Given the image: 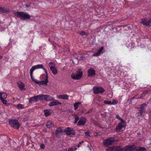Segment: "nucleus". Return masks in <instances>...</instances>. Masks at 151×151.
<instances>
[{
    "instance_id": "nucleus-1",
    "label": "nucleus",
    "mask_w": 151,
    "mask_h": 151,
    "mask_svg": "<svg viewBox=\"0 0 151 151\" xmlns=\"http://www.w3.org/2000/svg\"><path fill=\"white\" fill-rule=\"evenodd\" d=\"M14 14L17 17L23 20L29 19L31 17V16L27 13H24L23 12H16Z\"/></svg>"
},
{
    "instance_id": "nucleus-2",
    "label": "nucleus",
    "mask_w": 151,
    "mask_h": 151,
    "mask_svg": "<svg viewBox=\"0 0 151 151\" xmlns=\"http://www.w3.org/2000/svg\"><path fill=\"white\" fill-rule=\"evenodd\" d=\"M9 125L12 127L16 129H19L20 126V124L17 120H11L9 121Z\"/></svg>"
},
{
    "instance_id": "nucleus-3",
    "label": "nucleus",
    "mask_w": 151,
    "mask_h": 151,
    "mask_svg": "<svg viewBox=\"0 0 151 151\" xmlns=\"http://www.w3.org/2000/svg\"><path fill=\"white\" fill-rule=\"evenodd\" d=\"M115 139L114 138L111 137L106 139H105L103 142L104 145L106 147L112 145L115 142Z\"/></svg>"
},
{
    "instance_id": "nucleus-4",
    "label": "nucleus",
    "mask_w": 151,
    "mask_h": 151,
    "mask_svg": "<svg viewBox=\"0 0 151 151\" xmlns=\"http://www.w3.org/2000/svg\"><path fill=\"white\" fill-rule=\"evenodd\" d=\"M78 73L76 75L72 74L71 75V78L75 80H79L83 76V72L81 70L77 71Z\"/></svg>"
},
{
    "instance_id": "nucleus-5",
    "label": "nucleus",
    "mask_w": 151,
    "mask_h": 151,
    "mask_svg": "<svg viewBox=\"0 0 151 151\" xmlns=\"http://www.w3.org/2000/svg\"><path fill=\"white\" fill-rule=\"evenodd\" d=\"M39 101H42L41 95L35 96L31 97L29 99V103H32L33 102H37Z\"/></svg>"
},
{
    "instance_id": "nucleus-6",
    "label": "nucleus",
    "mask_w": 151,
    "mask_h": 151,
    "mask_svg": "<svg viewBox=\"0 0 151 151\" xmlns=\"http://www.w3.org/2000/svg\"><path fill=\"white\" fill-rule=\"evenodd\" d=\"M147 106V104L145 103H143L140 105V107L139 108V113L140 114L141 116H142L145 114L146 111L145 109Z\"/></svg>"
},
{
    "instance_id": "nucleus-7",
    "label": "nucleus",
    "mask_w": 151,
    "mask_h": 151,
    "mask_svg": "<svg viewBox=\"0 0 151 151\" xmlns=\"http://www.w3.org/2000/svg\"><path fill=\"white\" fill-rule=\"evenodd\" d=\"M141 23L143 26H151V18H145L142 19Z\"/></svg>"
},
{
    "instance_id": "nucleus-8",
    "label": "nucleus",
    "mask_w": 151,
    "mask_h": 151,
    "mask_svg": "<svg viewBox=\"0 0 151 151\" xmlns=\"http://www.w3.org/2000/svg\"><path fill=\"white\" fill-rule=\"evenodd\" d=\"M94 93L95 94L102 93L105 91V90L101 87L96 86L93 88Z\"/></svg>"
},
{
    "instance_id": "nucleus-9",
    "label": "nucleus",
    "mask_w": 151,
    "mask_h": 151,
    "mask_svg": "<svg viewBox=\"0 0 151 151\" xmlns=\"http://www.w3.org/2000/svg\"><path fill=\"white\" fill-rule=\"evenodd\" d=\"M136 146L134 144L127 145L124 147L123 151H135Z\"/></svg>"
},
{
    "instance_id": "nucleus-10",
    "label": "nucleus",
    "mask_w": 151,
    "mask_h": 151,
    "mask_svg": "<svg viewBox=\"0 0 151 151\" xmlns=\"http://www.w3.org/2000/svg\"><path fill=\"white\" fill-rule=\"evenodd\" d=\"M50 70L52 71V73L54 74H56L58 73L57 69L55 68V64L53 62H51L49 63Z\"/></svg>"
},
{
    "instance_id": "nucleus-11",
    "label": "nucleus",
    "mask_w": 151,
    "mask_h": 151,
    "mask_svg": "<svg viewBox=\"0 0 151 151\" xmlns=\"http://www.w3.org/2000/svg\"><path fill=\"white\" fill-rule=\"evenodd\" d=\"M40 68L43 69L45 71V73L47 74V70L43 67V65L42 64H38L34 65L32 66L30 70L33 71L36 69Z\"/></svg>"
},
{
    "instance_id": "nucleus-12",
    "label": "nucleus",
    "mask_w": 151,
    "mask_h": 151,
    "mask_svg": "<svg viewBox=\"0 0 151 151\" xmlns=\"http://www.w3.org/2000/svg\"><path fill=\"white\" fill-rule=\"evenodd\" d=\"M64 132L66 133L67 135H68L70 134L75 135L76 134L75 131L71 128L68 127L66 128L64 130Z\"/></svg>"
},
{
    "instance_id": "nucleus-13",
    "label": "nucleus",
    "mask_w": 151,
    "mask_h": 151,
    "mask_svg": "<svg viewBox=\"0 0 151 151\" xmlns=\"http://www.w3.org/2000/svg\"><path fill=\"white\" fill-rule=\"evenodd\" d=\"M46 74V79L43 81H38L37 82H36V84H38L40 86L41 85H43V86L47 85V83L48 82V75L47 73V74Z\"/></svg>"
},
{
    "instance_id": "nucleus-14",
    "label": "nucleus",
    "mask_w": 151,
    "mask_h": 151,
    "mask_svg": "<svg viewBox=\"0 0 151 151\" xmlns=\"http://www.w3.org/2000/svg\"><path fill=\"white\" fill-rule=\"evenodd\" d=\"M41 97L42 101L45 100L46 101H50L53 100V98L49 95H41Z\"/></svg>"
},
{
    "instance_id": "nucleus-15",
    "label": "nucleus",
    "mask_w": 151,
    "mask_h": 151,
    "mask_svg": "<svg viewBox=\"0 0 151 151\" xmlns=\"http://www.w3.org/2000/svg\"><path fill=\"white\" fill-rule=\"evenodd\" d=\"M125 122H120L116 127L115 130L116 132H119L120 130L124 127V124Z\"/></svg>"
},
{
    "instance_id": "nucleus-16",
    "label": "nucleus",
    "mask_w": 151,
    "mask_h": 151,
    "mask_svg": "<svg viewBox=\"0 0 151 151\" xmlns=\"http://www.w3.org/2000/svg\"><path fill=\"white\" fill-rule=\"evenodd\" d=\"M86 119L84 117H81L80 118V120L78 122L77 125L78 126H82L86 122Z\"/></svg>"
},
{
    "instance_id": "nucleus-17",
    "label": "nucleus",
    "mask_w": 151,
    "mask_h": 151,
    "mask_svg": "<svg viewBox=\"0 0 151 151\" xmlns=\"http://www.w3.org/2000/svg\"><path fill=\"white\" fill-rule=\"evenodd\" d=\"M63 132V130L61 127L58 128L56 130L55 134L56 137L58 138L60 137V134Z\"/></svg>"
},
{
    "instance_id": "nucleus-18",
    "label": "nucleus",
    "mask_w": 151,
    "mask_h": 151,
    "mask_svg": "<svg viewBox=\"0 0 151 151\" xmlns=\"http://www.w3.org/2000/svg\"><path fill=\"white\" fill-rule=\"evenodd\" d=\"M88 76H94L96 74L95 71L93 68H90L88 71Z\"/></svg>"
},
{
    "instance_id": "nucleus-19",
    "label": "nucleus",
    "mask_w": 151,
    "mask_h": 151,
    "mask_svg": "<svg viewBox=\"0 0 151 151\" xmlns=\"http://www.w3.org/2000/svg\"><path fill=\"white\" fill-rule=\"evenodd\" d=\"M59 104H61V103L60 102H59L58 101H57L56 100L54 99V100L53 101L51 102L49 104V106H52L57 105Z\"/></svg>"
},
{
    "instance_id": "nucleus-20",
    "label": "nucleus",
    "mask_w": 151,
    "mask_h": 151,
    "mask_svg": "<svg viewBox=\"0 0 151 151\" xmlns=\"http://www.w3.org/2000/svg\"><path fill=\"white\" fill-rule=\"evenodd\" d=\"M57 97L58 99H59L68 100L69 96L67 94H65L58 95L57 96Z\"/></svg>"
},
{
    "instance_id": "nucleus-21",
    "label": "nucleus",
    "mask_w": 151,
    "mask_h": 151,
    "mask_svg": "<svg viewBox=\"0 0 151 151\" xmlns=\"http://www.w3.org/2000/svg\"><path fill=\"white\" fill-rule=\"evenodd\" d=\"M10 10L9 9L2 7L0 6V12L2 13H8L10 12Z\"/></svg>"
},
{
    "instance_id": "nucleus-22",
    "label": "nucleus",
    "mask_w": 151,
    "mask_h": 151,
    "mask_svg": "<svg viewBox=\"0 0 151 151\" xmlns=\"http://www.w3.org/2000/svg\"><path fill=\"white\" fill-rule=\"evenodd\" d=\"M114 151H123L124 148H122L120 146H114Z\"/></svg>"
},
{
    "instance_id": "nucleus-23",
    "label": "nucleus",
    "mask_w": 151,
    "mask_h": 151,
    "mask_svg": "<svg viewBox=\"0 0 151 151\" xmlns=\"http://www.w3.org/2000/svg\"><path fill=\"white\" fill-rule=\"evenodd\" d=\"M136 151H146V149L145 148L143 147H141L140 146L138 147L137 148L136 147Z\"/></svg>"
},
{
    "instance_id": "nucleus-24",
    "label": "nucleus",
    "mask_w": 151,
    "mask_h": 151,
    "mask_svg": "<svg viewBox=\"0 0 151 151\" xmlns=\"http://www.w3.org/2000/svg\"><path fill=\"white\" fill-rule=\"evenodd\" d=\"M7 94L6 93H0V99H6L7 97Z\"/></svg>"
},
{
    "instance_id": "nucleus-25",
    "label": "nucleus",
    "mask_w": 151,
    "mask_h": 151,
    "mask_svg": "<svg viewBox=\"0 0 151 151\" xmlns=\"http://www.w3.org/2000/svg\"><path fill=\"white\" fill-rule=\"evenodd\" d=\"M46 126L48 128H50L54 126L53 124L50 122H47L46 124Z\"/></svg>"
},
{
    "instance_id": "nucleus-26",
    "label": "nucleus",
    "mask_w": 151,
    "mask_h": 151,
    "mask_svg": "<svg viewBox=\"0 0 151 151\" xmlns=\"http://www.w3.org/2000/svg\"><path fill=\"white\" fill-rule=\"evenodd\" d=\"M148 91H143L142 93L141 94V95L139 97H138L136 98L137 99H142L143 97L145 96L148 93Z\"/></svg>"
},
{
    "instance_id": "nucleus-27",
    "label": "nucleus",
    "mask_w": 151,
    "mask_h": 151,
    "mask_svg": "<svg viewBox=\"0 0 151 151\" xmlns=\"http://www.w3.org/2000/svg\"><path fill=\"white\" fill-rule=\"evenodd\" d=\"M44 112L46 116H48L51 114V112L50 110H44Z\"/></svg>"
},
{
    "instance_id": "nucleus-28",
    "label": "nucleus",
    "mask_w": 151,
    "mask_h": 151,
    "mask_svg": "<svg viewBox=\"0 0 151 151\" xmlns=\"http://www.w3.org/2000/svg\"><path fill=\"white\" fill-rule=\"evenodd\" d=\"M33 72V71H32V70H30V76H31V79L32 80V81H33L35 82L36 83V82H37L38 81H37L36 79H35L33 77V76H32Z\"/></svg>"
},
{
    "instance_id": "nucleus-29",
    "label": "nucleus",
    "mask_w": 151,
    "mask_h": 151,
    "mask_svg": "<svg viewBox=\"0 0 151 151\" xmlns=\"http://www.w3.org/2000/svg\"><path fill=\"white\" fill-rule=\"evenodd\" d=\"M18 86L20 89L22 90L24 89L25 86L24 83L21 82L20 83H19Z\"/></svg>"
},
{
    "instance_id": "nucleus-30",
    "label": "nucleus",
    "mask_w": 151,
    "mask_h": 151,
    "mask_svg": "<svg viewBox=\"0 0 151 151\" xmlns=\"http://www.w3.org/2000/svg\"><path fill=\"white\" fill-rule=\"evenodd\" d=\"M81 104L80 102H78L75 103L74 104V107L75 110H76L78 107L79 104Z\"/></svg>"
},
{
    "instance_id": "nucleus-31",
    "label": "nucleus",
    "mask_w": 151,
    "mask_h": 151,
    "mask_svg": "<svg viewBox=\"0 0 151 151\" xmlns=\"http://www.w3.org/2000/svg\"><path fill=\"white\" fill-rule=\"evenodd\" d=\"M116 118L119 120L121 121L120 122H125V121H124L123 119L121 118L118 114H116Z\"/></svg>"
},
{
    "instance_id": "nucleus-32",
    "label": "nucleus",
    "mask_w": 151,
    "mask_h": 151,
    "mask_svg": "<svg viewBox=\"0 0 151 151\" xmlns=\"http://www.w3.org/2000/svg\"><path fill=\"white\" fill-rule=\"evenodd\" d=\"M114 146L109 147L106 150V151H114Z\"/></svg>"
},
{
    "instance_id": "nucleus-33",
    "label": "nucleus",
    "mask_w": 151,
    "mask_h": 151,
    "mask_svg": "<svg viewBox=\"0 0 151 151\" xmlns=\"http://www.w3.org/2000/svg\"><path fill=\"white\" fill-rule=\"evenodd\" d=\"M1 101H2V102H3V104H5V105H9V104L7 103V102L5 100H4V99H1Z\"/></svg>"
},
{
    "instance_id": "nucleus-34",
    "label": "nucleus",
    "mask_w": 151,
    "mask_h": 151,
    "mask_svg": "<svg viewBox=\"0 0 151 151\" xmlns=\"http://www.w3.org/2000/svg\"><path fill=\"white\" fill-rule=\"evenodd\" d=\"M104 103L105 104L111 105V101L105 100L104 101Z\"/></svg>"
},
{
    "instance_id": "nucleus-35",
    "label": "nucleus",
    "mask_w": 151,
    "mask_h": 151,
    "mask_svg": "<svg viewBox=\"0 0 151 151\" xmlns=\"http://www.w3.org/2000/svg\"><path fill=\"white\" fill-rule=\"evenodd\" d=\"M17 107L19 109H23L24 106L22 104H18L17 105Z\"/></svg>"
},
{
    "instance_id": "nucleus-36",
    "label": "nucleus",
    "mask_w": 151,
    "mask_h": 151,
    "mask_svg": "<svg viewBox=\"0 0 151 151\" xmlns=\"http://www.w3.org/2000/svg\"><path fill=\"white\" fill-rule=\"evenodd\" d=\"M118 102L117 100H114L112 101L111 102V104L114 105L117 103Z\"/></svg>"
},
{
    "instance_id": "nucleus-37",
    "label": "nucleus",
    "mask_w": 151,
    "mask_h": 151,
    "mask_svg": "<svg viewBox=\"0 0 151 151\" xmlns=\"http://www.w3.org/2000/svg\"><path fill=\"white\" fill-rule=\"evenodd\" d=\"M100 54V53L97 51V52L94 53L93 54V56H97L99 55Z\"/></svg>"
},
{
    "instance_id": "nucleus-38",
    "label": "nucleus",
    "mask_w": 151,
    "mask_h": 151,
    "mask_svg": "<svg viewBox=\"0 0 151 151\" xmlns=\"http://www.w3.org/2000/svg\"><path fill=\"white\" fill-rule=\"evenodd\" d=\"M104 47H102L101 48L99 49L98 50V52L100 53V54L102 52L103 50Z\"/></svg>"
},
{
    "instance_id": "nucleus-39",
    "label": "nucleus",
    "mask_w": 151,
    "mask_h": 151,
    "mask_svg": "<svg viewBox=\"0 0 151 151\" xmlns=\"http://www.w3.org/2000/svg\"><path fill=\"white\" fill-rule=\"evenodd\" d=\"M86 59V58L85 56H81L79 58H78V61L79 60H84Z\"/></svg>"
},
{
    "instance_id": "nucleus-40",
    "label": "nucleus",
    "mask_w": 151,
    "mask_h": 151,
    "mask_svg": "<svg viewBox=\"0 0 151 151\" xmlns=\"http://www.w3.org/2000/svg\"><path fill=\"white\" fill-rule=\"evenodd\" d=\"M79 34L81 35H86V33L84 31H82L79 33Z\"/></svg>"
},
{
    "instance_id": "nucleus-41",
    "label": "nucleus",
    "mask_w": 151,
    "mask_h": 151,
    "mask_svg": "<svg viewBox=\"0 0 151 151\" xmlns=\"http://www.w3.org/2000/svg\"><path fill=\"white\" fill-rule=\"evenodd\" d=\"M40 147L41 148L44 149L45 148V146L43 144H42L41 145Z\"/></svg>"
},
{
    "instance_id": "nucleus-42",
    "label": "nucleus",
    "mask_w": 151,
    "mask_h": 151,
    "mask_svg": "<svg viewBox=\"0 0 151 151\" xmlns=\"http://www.w3.org/2000/svg\"><path fill=\"white\" fill-rule=\"evenodd\" d=\"M79 117L77 115H76L75 116V120H77L78 121L79 120Z\"/></svg>"
},
{
    "instance_id": "nucleus-43",
    "label": "nucleus",
    "mask_w": 151,
    "mask_h": 151,
    "mask_svg": "<svg viewBox=\"0 0 151 151\" xmlns=\"http://www.w3.org/2000/svg\"><path fill=\"white\" fill-rule=\"evenodd\" d=\"M74 57L75 58V59H77L78 60V57L77 56L76 54H75V55H74Z\"/></svg>"
},
{
    "instance_id": "nucleus-44",
    "label": "nucleus",
    "mask_w": 151,
    "mask_h": 151,
    "mask_svg": "<svg viewBox=\"0 0 151 151\" xmlns=\"http://www.w3.org/2000/svg\"><path fill=\"white\" fill-rule=\"evenodd\" d=\"M85 134L86 136H89V133L88 131L85 132Z\"/></svg>"
},
{
    "instance_id": "nucleus-45",
    "label": "nucleus",
    "mask_w": 151,
    "mask_h": 151,
    "mask_svg": "<svg viewBox=\"0 0 151 151\" xmlns=\"http://www.w3.org/2000/svg\"><path fill=\"white\" fill-rule=\"evenodd\" d=\"M138 95H135L134 96V97H132V98H131V101H132V100L133 99H136V98H137V97H136Z\"/></svg>"
},
{
    "instance_id": "nucleus-46",
    "label": "nucleus",
    "mask_w": 151,
    "mask_h": 151,
    "mask_svg": "<svg viewBox=\"0 0 151 151\" xmlns=\"http://www.w3.org/2000/svg\"><path fill=\"white\" fill-rule=\"evenodd\" d=\"M84 141H82L81 142H79V144L78 145L77 147H80V145Z\"/></svg>"
},
{
    "instance_id": "nucleus-47",
    "label": "nucleus",
    "mask_w": 151,
    "mask_h": 151,
    "mask_svg": "<svg viewBox=\"0 0 151 151\" xmlns=\"http://www.w3.org/2000/svg\"><path fill=\"white\" fill-rule=\"evenodd\" d=\"M92 111L91 110H89V111H87L86 114L90 113L91 114L92 113Z\"/></svg>"
},
{
    "instance_id": "nucleus-48",
    "label": "nucleus",
    "mask_w": 151,
    "mask_h": 151,
    "mask_svg": "<svg viewBox=\"0 0 151 151\" xmlns=\"http://www.w3.org/2000/svg\"><path fill=\"white\" fill-rule=\"evenodd\" d=\"M68 151H73V149L71 148H70L68 150Z\"/></svg>"
},
{
    "instance_id": "nucleus-49",
    "label": "nucleus",
    "mask_w": 151,
    "mask_h": 151,
    "mask_svg": "<svg viewBox=\"0 0 151 151\" xmlns=\"http://www.w3.org/2000/svg\"><path fill=\"white\" fill-rule=\"evenodd\" d=\"M2 58H3V57L2 56H1V55H0V59H1Z\"/></svg>"
},
{
    "instance_id": "nucleus-50",
    "label": "nucleus",
    "mask_w": 151,
    "mask_h": 151,
    "mask_svg": "<svg viewBox=\"0 0 151 151\" xmlns=\"http://www.w3.org/2000/svg\"><path fill=\"white\" fill-rule=\"evenodd\" d=\"M77 121H77L75 120L74 123L75 124L77 122Z\"/></svg>"
},
{
    "instance_id": "nucleus-51",
    "label": "nucleus",
    "mask_w": 151,
    "mask_h": 151,
    "mask_svg": "<svg viewBox=\"0 0 151 151\" xmlns=\"http://www.w3.org/2000/svg\"><path fill=\"white\" fill-rule=\"evenodd\" d=\"M26 6L27 7H28L29 6V5H28L27 4L26 5Z\"/></svg>"
},
{
    "instance_id": "nucleus-52",
    "label": "nucleus",
    "mask_w": 151,
    "mask_h": 151,
    "mask_svg": "<svg viewBox=\"0 0 151 151\" xmlns=\"http://www.w3.org/2000/svg\"><path fill=\"white\" fill-rule=\"evenodd\" d=\"M77 150V148H76L75 149H74V150Z\"/></svg>"
},
{
    "instance_id": "nucleus-53",
    "label": "nucleus",
    "mask_w": 151,
    "mask_h": 151,
    "mask_svg": "<svg viewBox=\"0 0 151 151\" xmlns=\"http://www.w3.org/2000/svg\"><path fill=\"white\" fill-rule=\"evenodd\" d=\"M19 100V99H17V100Z\"/></svg>"
},
{
    "instance_id": "nucleus-54",
    "label": "nucleus",
    "mask_w": 151,
    "mask_h": 151,
    "mask_svg": "<svg viewBox=\"0 0 151 151\" xmlns=\"http://www.w3.org/2000/svg\"><path fill=\"white\" fill-rule=\"evenodd\" d=\"M150 113H151V111H150Z\"/></svg>"
},
{
    "instance_id": "nucleus-55",
    "label": "nucleus",
    "mask_w": 151,
    "mask_h": 151,
    "mask_svg": "<svg viewBox=\"0 0 151 151\" xmlns=\"http://www.w3.org/2000/svg\"><path fill=\"white\" fill-rule=\"evenodd\" d=\"M1 114V113L0 112V114Z\"/></svg>"
}]
</instances>
